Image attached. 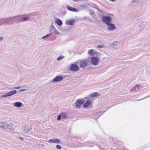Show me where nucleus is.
I'll return each mask as SVG.
<instances>
[{
    "label": "nucleus",
    "mask_w": 150,
    "mask_h": 150,
    "mask_svg": "<svg viewBox=\"0 0 150 150\" xmlns=\"http://www.w3.org/2000/svg\"><path fill=\"white\" fill-rule=\"evenodd\" d=\"M61 118L63 120H66L70 118V116L69 114L67 112H61V113L57 116V120H60Z\"/></svg>",
    "instance_id": "obj_1"
},
{
    "label": "nucleus",
    "mask_w": 150,
    "mask_h": 150,
    "mask_svg": "<svg viewBox=\"0 0 150 150\" xmlns=\"http://www.w3.org/2000/svg\"><path fill=\"white\" fill-rule=\"evenodd\" d=\"M112 18L110 16H103L102 20L103 22L106 25L111 23Z\"/></svg>",
    "instance_id": "obj_2"
},
{
    "label": "nucleus",
    "mask_w": 150,
    "mask_h": 150,
    "mask_svg": "<svg viewBox=\"0 0 150 150\" xmlns=\"http://www.w3.org/2000/svg\"><path fill=\"white\" fill-rule=\"evenodd\" d=\"M88 62L89 60L87 59H82L79 62V65L80 67L84 69L87 66Z\"/></svg>",
    "instance_id": "obj_3"
},
{
    "label": "nucleus",
    "mask_w": 150,
    "mask_h": 150,
    "mask_svg": "<svg viewBox=\"0 0 150 150\" xmlns=\"http://www.w3.org/2000/svg\"><path fill=\"white\" fill-rule=\"evenodd\" d=\"M83 100H84V102L86 101V103L83 105V107L86 108L91 105L92 100L89 97H87L85 98Z\"/></svg>",
    "instance_id": "obj_4"
},
{
    "label": "nucleus",
    "mask_w": 150,
    "mask_h": 150,
    "mask_svg": "<svg viewBox=\"0 0 150 150\" xmlns=\"http://www.w3.org/2000/svg\"><path fill=\"white\" fill-rule=\"evenodd\" d=\"M99 58L96 57H91L90 62L91 64L94 66H97L99 63Z\"/></svg>",
    "instance_id": "obj_5"
},
{
    "label": "nucleus",
    "mask_w": 150,
    "mask_h": 150,
    "mask_svg": "<svg viewBox=\"0 0 150 150\" xmlns=\"http://www.w3.org/2000/svg\"><path fill=\"white\" fill-rule=\"evenodd\" d=\"M32 125L29 124L28 125H23L21 128L22 130L24 132H26L32 129Z\"/></svg>",
    "instance_id": "obj_6"
},
{
    "label": "nucleus",
    "mask_w": 150,
    "mask_h": 150,
    "mask_svg": "<svg viewBox=\"0 0 150 150\" xmlns=\"http://www.w3.org/2000/svg\"><path fill=\"white\" fill-rule=\"evenodd\" d=\"M12 21L15 22H21V16H18L11 17Z\"/></svg>",
    "instance_id": "obj_7"
},
{
    "label": "nucleus",
    "mask_w": 150,
    "mask_h": 150,
    "mask_svg": "<svg viewBox=\"0 0 150 150\" xmlns=\"http://www.w3.org/2000/svg\"><path fill=\"white\" fill-rule=\"evenodd\" d=\"M79 67L76 64H72L70 67L69 70L70 71H72L74 72H76L79 70Z\"/></svg>",
    "instance_id": "obj_8"
},
{
    "label": "nucleus",
    "mask_w": 150,
    "mask_h": 150,
    "mask_svg": "<svg viewBox=\"0 0 150 150\" xmlns=\"http://www.w3.org/2000/svg\"><path fill=\"white\" fill-rule=\"evenodd\" d=\"M17 93V91L16 90H13L10 91L7 93L5 94L2 95L1 96V97H5L8 96H11Z\"/></svg>",
    "instance_id": "obj_9"
},
{
    "label": "nucleus",
    "mask_w": 150,
    "mask_h": 150,
    "mask_svg": "<svg viewBox=\"0 0 150 150\" xmlns=\"http://www.w3.org/2000/svg\"><path fill=\"white\" fill-rule=\"evenodd\" d=\"M84 103V101L83 100H77L75 103L76 106V108H79Z\"/></svg>",
    "instance_id": "obj_10"
},
{
    "label": "nucleus",
    "mask_w": 150,
    "mask_h": 150,
    "mask_svg": "<svg viewBox=\"0 0 150 150\" xmlns=\"http://www.w3.org/2000/svg\"><path fill=\"white\" fill-rule=\"evenodd\" d=\"M47 142L50 143H56L60 144L61 143L60 140L59 139H52L47 141Z\"/></svg>",
    "instance_id": "obj_11"
},
{
    "label": "nucleus",
    "mask_w": 150,
    "mask_h": 150,
    "mask_svg": "<svg viewBox=\"0 0 150 150\" xmlns=\"http://www.w3.org/2000/svg\"><path fill=\"white\" fill-rule=\"evenodd\" d=\"M108 29L110 31H113L116 29L115 25L110 23L107 25Z\"/></svg>",
    "instance_id": "obj_12"
},
{
    "label": "nucleus",
    "mask_w": 150,
    "mask_h": 150,
    "mask_svg": "<svg viewBox=\"0 0 150 150\" xmlns=\"http://www.w3.org/2000/svg\"><path fill=\"white\" fill-rule=\"evenodd\" d=\"M4 19V24H12L14 23V21H12L11 17L6 18Z\"/></svg>",
    "instance_id": "obj_13"
},
{
    "label": "nucleus",
    "mask_w": 150,
    "mask_h": 150,
    "mask_svg": "<svg viewBox=\"0 0 150 150\" xmlns=\"http://www.w3.org/2000/svg\"><path fill=\"white\" fill-rule=\"evenodd\" d=\"M16 126L11 123L8 124L6 125V128H7L9 130L13 131L16 129Z\"/></svg>",
    "instance_id": "obj_14"
},
{
    "label": "nucleus",
    "mask_w": 150,
    "mask_h": 150,
    "mask_svg": "<svg viewBox=\"0 0 150 150\" xmlns=\"http://www.w3.org/2000/svg\"><path fill=\"white\" fill-rule=\"evenodd\" d=\"M63 79V77L61 76H56L54 78L52 81H51L52 82H57L62 80Z\"/></svg>",
    "instance_id": "obj_15"
},
{
    "label": "nucleus",
    "mask_w": 150,
    "mask_h": 150,
    "mask_svg": "<svg viewBox=\"0 0 150 150\" xmlns=\"http://www.w3.org/2000/svg\"><path fill=\"white\" fill-rule=\"evenodd\" d=\"M50 31L52 32V33H54L57 35H60L59 33L58 32V30L55 28H51L50 30Z\"/></svg>",
    "instance_id": "obj_16"
},
{
    "label": "nucleus",
    "mask_w": 150,
    "mask_h": 150,
    "mask_svg": "<svg viewBox=\"0 0 150 150\" xmlns=\"http://www.w3.org/2000/svg\"><path fill=\"white\" fill-rule=\"evenodd\" d=\"M13 105L14 106L17 108H20L22 106L23 104L22 103L20 102H17L13 103Z\"/></svg>",
    "instance_id": "obj_17"
},
{
    "label": "nucleus",
    "mask_w": 150,
    "mask_h": 150,
    "mask_svg": "<svg viewBox=\"0 0 150 150\" xmlns=\"http://www.w3.org/2000/svg\"><path fill=\"white\" fill-rule=\"evenodd\" d=\"M75 22V20L74 19H71L69 20H68L66 21V24L72 25L74 24Z\"/></svg>",
    "instance_id": "obj_18"
},
{
    "label": "nucleus",
    "mask_w": 150,
    "mask_h": 150,
    "mask_svg": "<svg viewBox=\"0 0 150 150\" xmlns=\"http://www.w3.org/2000/svg\"><path fill=\"white\" fill-rule=\"evenodd\" d=\"M67 9L70 11L74 12H77L78 11L76 10V9L75 8H73L71 6H67Z\"/></svg>",
    "instance_id": "obj_19"
},
{
    "label": "nucleus",
    "mask_w": 150,
    "mask_h": 150,
    "mask_svg": "<svg viewBox=\"0 0 150 150\" xmlns=\"http://www.w3.org/2000/svg\"><path fill=\"white\" fill-rule=\"evenodd\" d=\"M55 22L58 25H61L62 24V21L60 19L57 18L55 19Z\"/></svg>",
    "instance_id": "obj_20"
},
{
    "label": "nucleus",
    "mask_w": 150,
    "mask_h": 150,
    "mask_svg": "<svg viewBox=\"0 0 150 150\" xmlns=\"http://www.w3.org/2000/svg\"><path fill=\"white\" fill-rule=\"evenodd\" d=\"M99 94L97 92H94L91 94L90 96L92 98H97Z\"/></svg>",
    "instance_id": "obj_21"
},
{
    "label": "nucleus",
    "mask_w": 150,
    "mask_h": 150,
    "mask_svg": "<svg viewBox=\"0 0 150 150\" xmlns=\"http://www.w3.org/2000/svg\"><path fill=\"white\" fill-rule=\"evenodd\" d=\"M21 22L28 21L29 20V18L27 16L23 17L21 16Z\"/></svg>",
    "instance_id": "obj_22"
},
{
    "label": "nucleus",
    "mask_w": 150,
    "mask_h": 150,
    "mask_svg": "<svg viewBox=\"0 0 150 150\" xmlns=\"http://www.w3.org/2000/svg\"><path fill=\"white\" fill-rule=\"evenodd\" d=\"M135 86H136V87L135 88V91H138L139 90L141 89L142 88V86L141 84H137Z\"/></svg>",
    "instance_id": "obj_23"
},
{
    "label": "nucleus",
    "mask_w": 150,
    "mask_h": 150,
    "mask_svg": "<svg viewBox=\"0 0 150 150\" xmlns=\"http://www.w3.org/2000/svg\"><path fill=\"white\" fill-rule=\"evenodd\" d=\"M6 122H0V127L3 128H6Z\"/></svg>",
    "instance_id": "obj_24"
},
{
    "label": "nucleus",
    "mask_w": 150,
    "mask_h": 150,
    "mask_svg": "<svg viewBox=\"0 0 150 150\" xmlns=\"http://www.w3.org/2000/svg\"><path fill=\"white\" fill-rule=\"evenodd\" d=\"M120 44L118 42H114L112 43V46L114 47L115 46H118Z\"/></svg>",
    "instance_id": "obj_25"
},
{
    "label": "nucleus",
    "mask_w": 150,
    "mask_h": 150,
    "mask_svg": "<svg viewBox=\"0 0 150 150\" xmlns=\"http://www.w3.org/2000/svg\"><path fill=\"white\" fill-rule=\"evenodd\" d=\"M52 33H49V34H47L45 36L42 37V39H44L49 37L51 35Z\"/></svg>",
    "instance_id": "obj_26"
},
{
    "label": "nucleus",
    "mask_w": 150,
    "mask_h": 150,
    "mask_svg": "<svg viewBox=\"0 0 150 150\" xmlns=\"http://www.w3.org/2000/svg\"><path fill=\"white\" fill-rule=\"evenodd\" d=\"M4 24V19H0V25Z\"/></svg>",
    "instance_id": "obj_27"
},
{
    "label": "nucleus",
    "mask_w": 150,
    "mask_h": 150,
    "mask_svg": "<svg viewBox=\"0 0 150 150\" xmlns=\"http://www.w3.org/2000/svg\"><path fill=\"white\" fill-rule=\"evenodd\" d=\"M136 87V86H134L133 87V88H131V89H130L129 91L130 92H131L132 91H135V88Z\"/></svg>",
    "instance_id": "obj_28"
},
{
    "label": "nucleus",
    "mask_w": 150,
    "mask_h": 150,
    "mask_svg": "<svg viewBox=\"0 0 150 150\" xmlns=\"http://www.w3.org/2000/svg\"><path fill=\"white\" fill-rule=\"evenodd\" d=\"M64 58V56H60L57 59L58 61H59Z\"/></svg>",
    "instance_id": "obj_29"
},
{
    "label": "nucleus",
    "mask_w": 150,
    "mask_h": 150,
    "mask_svg": "<svg viewBox=\"0 0 150 150\" xmlns=\"http://www.w3.org/2000/svg\"><path fill=\"white\" fill-rule=\"evenodd\" d=\"M89 11L90 14L93 15L95 14V12L92 10H89Z\"/></svg>",
    "instance_id": "obj_30"
},
{
    "label": "nucleus",
    "mask_w": 150,
    "mask_h": 150,
    "mask_svg": "<svg viewBox=\"0 0 150 150\" xmlns=\"http://www.w3.org/2000/svg\"><path fill=\"white\" fill-rule=\"evenodd\" d=\"M56 148L58 149H60L62 148L61 146L59 145H57L56 146Z\"/></svg>",
    "instance_id": "obj_31"
},
{
    "label": "nucleus",
    "mask_w": 150,
    "mask_h": 150,
    "mask_svg": "<svg viewBox=\"0 0 150 150\" xmlns=\"http://www.w3.org/2000/svg\"><path fill=\"white\" fill-rule=\"evenodd\" d=\"M92 7H93L94 8H95L97 10H98L99 11H100V12H101L102 13H103L104 12H103L102 11L100 10L98 8H97L96 7H93V6H92Z\"/></svg>",
    "instance_id": "obj_32"
},
{
    "label": "nucleus",
    "mask_w": 150,
    "mask_h": 150,
    "mask_svg": "<svg viewBox=\"0 0 150 150\" xmlns=\"http://www.w3.org/2000/svg\"><path fill=\"white\" fill-rule=\"evenodd\" d=\"M93 50H89L88 52V53L89 54H91L93 52Z\"/></svg>",
    "instance_id": "obj_33"
},
{
    "label": "nucleus",
    "mask_w": 150,
    "mask_h": 150,
    "mask_svg": "<svg viewBox=\"0 0 150 150\" xmlns=\"http://www.w3.org/2000/svg\"><path fill=\"white\" fill-rule=\"evenodd\" d=\"M137 2V1L136 0H132L131 1V3Z\"/></svg>",
    "instance_id": "obj_34"
},
{
    "label": "nucleus",
    "mask_w": 150,
    "mask_h": 150,
    "mask_svg": "<svg viewBox=\"0 0 150 150\" xmlns=\"http://www.w3.org/2000/svg\"><path fill=\"white\" fill-rule=\"evenodd\" d=\"M55 28V27H54V26L53 24V23H52L50 26V29L52 28Z\"/></svg>",
    "instance_id": "obj_35"
},
{
    "label": "nucleus",
    "mask_w": 150,
    "mask_h": 150,
    "mask_svg": "<svg viewBox=\"0 0 150 150\" xmlns=\"http://www.w3.org/2000/svg\"><path fill=\"white\" fill-rule=\"evenodd\" d=\"M72 1H73L77 2V1H81V0H72Z\"/></svg>",
    "instance_id": "obj_36"
},
{
    "label": "nucleus",
    "mask_w": 150,
    "mask_h": 150,
    "mask_svg": "<svg viewBox=\"0 0 150 150\" xmlns=\"http://www.w3.org/2000/svg\"><path fill=\"white\" fill-rule=\"evenodd\" d=\"M20 88V87L18 86V87H15V88L16 89H18Z\"/></svg>",
    "instance_id": "obj_37"
},
{
    "label": "nucleus",
    "mask_w": 150,
    "mask_h": 150,
    "mask_svg": "<svg viewBox=\"0 0 150 150\" xmlns=\"http://www.w3.org/2000/svg\"><path fill=\"white\" fill-rule=\"evenodd\" d=\"M19 138L20 139H21L22 140H23V138L21 137H19Z\"/></svg>",
    "instance_id": "obj_38"
},
{
    "label": "nucleus",
    "mask_w": 150,
    "mask_h": 150,
    "mask_svg": "<svg viewBox=\"0 0 150 150\" xmlns=\"http://www.w3.org/2000/svg\"><path fill=\"white\" fill-rule=\"evenodd\" d=\"M97 47H103V46L102 45H98L97 46Z\"/></svg>",
    "instance_id": "obj_39"
},
{
    "label": "nucleus",
    "mask_w": 150,
    "mask_h": 150,
    "mask_svg": "<svg viewBox=\"0 0 150 150\" xmlns=\"http://www.w3.org/2000/svg\"><path fill=\"white\" fill-rule=\"evenodd\" d=\"M3 39V38L0 37V41H1Z\"/></svg>",
    "instance_id": "obj_40"
},
{
    "label": "nucleus",
    "mask_w": 150,
    "mask_h": 150,
    "mask_svg": "<svg viewBox=\"0 0 150 150\" xmlns=\"http://www.w3.org/2000/svg\"><path fill=\"white\" fill-rule=\"evenodd\" d=\"M139 27H140V28H140L139 29H140V30H142V28L143 27H141V25H140L139 26Z\"/></svg>",
    "instance_id": "obj_41"
},
{
    "label": "nucleus",
    "mask_w": 150,
    "mask_h": 150,
    "mask_svg": "<svg viewBox=\"0 0 150 150\" xmlns=\"http://www.w3.org/2000/svg\"><path fill=\"white\" fill-rule=\"evenodd\" d=\"M110 1L113 2L115 1L116 0H110Z\"/></svg>",
    "instance_id": "obj_42"
},
{
    "label": "nucleus",
    "mask_w": 150,
    "mask_h": 150,
    "mask_svg": "<svg viewBox=\"0 0 150 150\" xmlns=\"http://www.w3.org/2000/svg\"><path fill=\"white\" fill-rule=\"evenodd\" d=\"M23 90H24L23 89H21V90H19V91H23Z\"/></svg>",
    "instance_id": "obj_43"
}]
</instances>
